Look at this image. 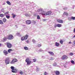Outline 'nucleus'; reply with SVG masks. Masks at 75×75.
<instances>
[{
  "mask_svg": "<svg viewBox=\"0 0 75 75\" xmlns=\"http://www.w3.org/2000/svg\"><path fill=\"white\" fill-rule=\"evenodd\" d=\"M25 61L26 62H27V65H30L32 63L31 61H30V59L28 58L25 60Z\"/></svg>",
  "mask_w": 75,
  "mask_h": 75,
  "instance_id": "obj_1",
  "label": "nucleus"
},
{
  "mask_svg": "<svg viewBox=\"0 0 75 75\" xmlns=\"http://www.w3.org/2000/svg\"><path fill=\"white\" fill-rule=\"evenodd\" d=\"M28 37V35H26L25 36H23L21 37V41H24V40H27Z\"/></svg>",
  "mask_w": 75,
  "mask_h": 75,
  "instance_id": "obj_2",
  "label": "nucleus"
},
{
  "mask_svg": "<svg viewBox=\"0 0 75 75\" xmlns=\"http://www.w3.org/2000/svg\"><path fill=\"white\" fill-rule=\"evenodd\" d=\"M14 37L12 35H8L7 36V39L8 40H11L12 39H13Z\"/></svg>",
  "mask_w": 75,
  "mask_h": 75,
  "instance_id": "obj_3",
  "label": "nucleus"
},
{
  "mask_svg": "<svg viewBox=\"0 0 75 75\" xmlns=\"http://www.w3.org/2000/svg\"><path fill=\"white\" fill-rule=\"evenodd\" d=\"M5 62L6 64H10V58L9 57H6L5 59Z\"/></svg>",
  "mask_w": 75,
  "mask_h": 75,
  "instance_id": "obj_4",
  "label": "nucleus"
},
{
  "mask_svg": "<svg viewBox=\"0 0 75 75\" xmlns=\"http://www.w3.org/2000/svg\"><path fill=\"white\" fill-rule=\"evenodd\" d=\"M68 56L65 55H63L61 57V59L62 60H66L67 59H68Z\"/></svg>",
  "mask_w": 75,
  "mask_h": 75,
  "instance_id": "obj_5",
  "label": "nucleus"
},
{
  "mask_svg": "<svg viewBox=\"0 0 75 75\" xmlns=\"http://www.w3.org/2000/svg\"><path fill=\"white\" fill-rule=\"evenodd\" d=\"M16 62H17V60L16 58H14L11 62V64H14V63Z\"/></svg>",
  "mask_w": 75,
  "mask_h": 75,
  "instance_id": "obj_6",
  "label": "nucleus"
},
{
  "mask_svg": "<svg viewBox=\"0 0 75 75\" xmlns=\"http://www.w3.org/2000/svg\"><path fill=\"white\" fill-rule=\"evenodd\" d=\"M26 24L28 25L31 24V21L30 20H27L26 21Z\"/></svg>",
  "mask_w": 75,
  "mask_h": 75,
  "instance_id": "obj_7",
  "label": "nucleus"
},
{
  "mask_svg": "<svg viewBox=\"0 0 75 75\" xmlns=\"http://www.w3.org/2000/svg\"><path fill=\"white\" fill-rule=\"evenodd\" d=\"M6 44L8 48H11V44H10V43L7 42L6 43Z\"/></svg>",
  "mask_w": 75,
  "mask_h": 75,
  "instance_id": "obj_8",
  "label": "nucleus"
},
{
  "mask_svg": "<svg viewBox=\"0 0 75 75\" xmlns=\"http://www.w3.org/2000/svg\"><path fill=\"white\" fill-rule=\"evenodd\" d=\"M57 23H63V20H62L57 19Z\"/></svg>",
  "mask_w": 75,
  "mask_h": 75,
  "instance_id": "obj_9",
  "label": "nucleus"
},
{
  "mask_svg": "<svg viewBox=\"0 0 75 75\" xmlns=\"http://www.w3.org/2000/svg\"><path fill=\"white\" fill-rule=\"evenodd\" d=\"M4 54L5 55H7L8 54V52L6 50H4L3 51Z\"/></svg>",
  "mask_w": 75,
  "mask_h": 75,
  "instance_id": "obj_10",
  "label": "nucleus"
},
{
  "mask_svg": "<svg viewBox=\"0 0 75 75\" xmlns=\"http://www.w3.org/2000/svg\"><path fill=\"white\" fill-rule=\"evenodd\" d=\"M11 72L13 73H17V69H15L13 70H12Z\"/></svg>",
  "mask_w": 75,
  "mask_h": 75,
  "instance_id": "obj_11",
  "label": "nucleus"
},
{
  "mask_svg": "<svg viewBox=\"0 0 75 75\" xmlns=\"http://www.w3.org/2000/svg\"><path fill=\"white\" fill-rule=\"evenodd\" d=\"M51 13H52V12L51 11L47 12L46 13V15H51Z\"/></svg>",
  "mask_w": 75,
  "mask_h": 75,
  "instance_id": "obj_12",
  "label": "nucleus"
},
{
  "mask_svg": "<svg viewBox=\"0 0 75 75\" xmlns=\"http://www.w3.org/2000/svg\"><path fill=\"white\" fill-rule=\"evenodd\" d=\"M55 74L56 75H59L60 73H59V71H55Z\"/></svg>",
  "mask_w": 75,
  "mask_h": 75,
  "instance_id": "obj_13",
  "label": "nucleus"
},
{
  "mask_svg": "<svg viewBox=\"0 0 75 75\" xmlns=\"http://www.w3.org/2000/svg\"><path fill=\"white\" fill-rule=\"evenodd\" d=\"M48 53L52 55H54V54L52 52H49Z\"/></svg>",
  "mask_w": 75,
  "mask_h": 75,
  "instance_id": "obj_14",
  "label": "nucleus"
},
{
  "mask_svg": "<svg viewBox=\"0 0 75 75\" xmlns=\"http://www.w3.org/2000/svg\"><path fill=\"white\" fill-rule=\"evenodd\" d=\"M55 45L56 46L59 47V44L57 42H56L55 43Z\"/></svg>",
  "mask_w": 75,
  "mask_h": 75,
  "instance_id": "obj_15",
  "label": "nucleus"
},
{
  "mask_svg": "<svg viewBox=\"0 0 75 75\" xmlns=\"http://www.w3.org/2000/svg\"><path fill=\"white\" fill-rule=\"evenodd\" d=\"M11 15L12 16L13 18H15V17H16L17 16L16 15L14 14L13 13H12L11 14Z\"/></svg>",
  "mask_w": 75,
  "mask_h": 75,
  "instance_id": "obj_16",
  "label": "nucleus"
},
{
  "mask_svg": "<svg viewBox=\"0 0 75 75\" xmlns=\"http://www.w3.org/2000/svg\"><path fill=\"white\" fill-rule=\"evenodd\" d=\"M42 14L43 15H45V16H46V15H47V13H46V12L45 11H43L42 12Z\"/></svg>",
  "mask_w": 75,
  "mask_h": 75,
  "instance_id": "obj_17",
  "label": "nucleus"
},
{
  "mask_svg": "<svg viewBox=\"0 0 75 75\" xmlns=\"http://www.w3.org/2000/svg\"><path fill=\"white\" fill-rule=\"evenodd\" d=\"M6 21H7V20H6V19L5 18H4L3 19V21L4 23H5V22H6Z\"/></svg>",
  "mask_w": 75,
  "mask_h": 75,
  "instance_id": "obj_18",
  "label": "nucleus"
},
{
  "mask_svg": "<svg viewBox=\"0 0 75 75\" xmlns=\"http://www.w3.org/2000/svg\"><path fill=\"white\" fill-rule=\"evenodd\" d=\"M6 2L8 5H9V6L11 5V3L8 1H7Z\"/></svg>",
  "mask_w": 75,
  "mask_h": 75,
  "instance_id": "obj_19",
  "label": "nucleus"
},
{
  "mask_svg": "<svg viewBox=\"0 0 75 75\" xmlns=\"http://www.w3.org/2000/svg\"><path fill=\"white\" fill-rule=\"evenodd\" d=\"M24 49L25 50H28V48L26 46L24 47Z\"/></svg>",
  "mask_w": 75,
  "mask_h": 75,
  "instance_id": "obj_20",
  "label": "nucleus"
},
{
  "mask_svg": "<svg viewBox=\"0 0 75 75\" xmlns=\"http://www.w3.org/2000/svg\"><path fill=\"white\" fill-rule=\"evenodd\" d=\"M63 14L64 15H66V16H68V13L67 12H64Z\"/></svg>",
  "mask_w": 75,
  "mask_h": 75,
  "instance_id": "obj_21",
  "label": "nucleus"
},
{
  "mask_svg": "<svg viewBox=\"0 0 75 75\" xmlns=\"http://www.w3.org/2000/svg\"><path fill=\"white\" fill-rule=\"evenodd\" d=\"M62 25L61 24H57V27H61V26Z\"/></svg>",
  "mask_w": 75,
  "mask_h": 75,
  "instance_id": "obj_22",
  "label": "nucleus"
},
{
  "mask_svg": "<svg viewBox=\"0 0 75 75\" xmlns=\"http://www.w3.org/2000/svg\"><path fill=\"white\" fill-rule=\"evenodd\" d=\"M13 50L12 49H10L8 50V51L9 53H10L11 52V51H12Z\"/></svg>",
  "mask_w": 75,
  "mask_h": 75,
  "instance_id": "obj_23",
  "label": "nucleus"
},
{
  "mask_svg": "<svg viewBox=\"0 0 75 75\" xmlns=\"http://www.w3.org/2000/svg\"><path fill=\"white\" fill-rule=\"evenodd\" d=\"M6 40H7V37H4V38L3 39V40L4 41H5Z\"/></svg>",
  "mask_w": 75,
  "mask_h": 75,
  "instance_id": "obj_24",
  "label": "nucleus"
},
{
  "mask_svg": "<svg viewBox=\"0 0 75 75\" xmlns=\"http://www.w3.org/2000/svg\"><path fill=\"white\" fill-rule=\"evenodd\" d=\"M6 17L8 19H9V18H10V16L9 15H6Z\"/></svg>",
  "mask_w": 75,
  "mask_h": 75,
  "instance_id": "obj_25",
  "label": "nucleus"
},
{
  "mask_svg": "<svg viewBox=\"0 0 75 75\" xmlns=\"http://www.w3.org/2000/svg\"><path fill=\"white\" fill-rule=\"evenodd\" d=\"M71 20H75V17L72 16L71 18Z\"/></svg>",
  "mask_w": 75,
  "mask_h": 75,
  "instance_id": "obj_26",
  "label": "nucleus"
},
{
  "mask_svg": "<svg viewBox=\"0 0 75 75\" xmlns=\"http://www.w3.org/2000/svg\"><path fill=\"white\" fill-rule=\"evenodd\" d=\"M25 16H27V17H28L29 16H30V14L26 13L25 14Z\"/></svg>",
  "mask_w": 75,
  "mask_h": 75,
  "instance_id": "obj_27",
  "label": "nucleus"
},
{
  "mask_svg": "<svg viewBox=\"0 0 75 75\" xmlns=\"http://www.w3.org/2000/svg\"><path fill=\"white\" fill-rule=\"evenodd\" d=\"M63 41L62 40H60L59 41V42L61 44H63Z\"/></svg>",
  "mask_w": 75,
  "mask_h": 75,
  "instance_id": "obj_28",
  "label": "nucleus"
},
{
  "mask_svg": "<svg viewBox=\"0 0 75 75\" xmlns=\"http://www.w3.org/2000/svg\"><path fill=\"white\" fill-rule=\"evenodd\" d=\"M4 24V23H3V21L1 20H0V24Z\"/></svg>",
  "mask_w": 75,
  "mask_h": 75,
  "instance_id": "obj_29",
  "label": "nucleus"
},
{
  "mask_svg": "<svg viewBox=\"0 0 75 75\" xmlns=\"http://www.w3.org/2000/svg\"><path fill=\"white\" fill-rule=\"evenodd\" d=\"M11 69L12 70V71H13V70L14 69V67L13 66H11Z\"/></svg>",
  "mask_w": 75,
  "mask_h": 75,
  "instance_id": "obj_30",
  "label": "nucleus"
},
{
  "mask_svg": "<svg viewBox=\"0 0 75 75\" xmlns=\"http://www.w3.org/2000/svg\"><path fill=\"white\" fill-rule=\"evenodd\" d=\"M71 63L72 64H75V62L73 60H72L71 61Z\"/></svg>",
  "mask_w": 75,
  "mask_h": 75,
  "instance_id": "obj_31",
  "label": "nucleus"
},
{
  "mask_svg": "<svg viewBox=\"0 0 75 75\" xmlns=\"http://www.w3.org/2000/svg\"><path fill=\"white\" fill-rule=\"evenodd\" d=\"M0 17H4V15L3 14H1L0 15Z\"/></svg>",
  "mask_w": 75,
  "mask_h": 75,
  "instance_id": "obj_32",
  "label": "nucleus"
},
{
  "mask_svg": "<svg viewBox=\"0 0 75 75\" xmlns=\"http://www.w3.org/2000/svg\"><path fill=\"white\" fill-rule=\"evenodd\" d=\"M37 19H40V17L39 15L37 16Z\"/></svg>",
  "mask_w": 75,
  "mask_h": 75,
  "instance_id": "obj_33",
  "label": "nucleus"
},
{
  "mask_svg": "<svg viewBox=\"0 0 75 75\" xmlns=\"http://www.w3.org/2000/svg\"><path fill=\"white\" fill-rule=\"evenodd\" d=\"M33 62H36V59H33Z\"/></svg>",
  "mask_w": 75,
  "mask_h": 75,
  "instance_id": "obj_34",
  "label": "nucleus"
},
{
  "mask_svg": "<svg viewBox=\"0 0 75 75\" xmlns=\"http://www.w3.org/2000/svg\"><path fill=\"white\" fill-rule=\"evenodd\" d=\"M7 14H8V12H6L5 13V16L7 15Z\"/></svg>",
  "mask_w": 75,
  "mask_h": 75,
  "instance_id": "obj_35",
  "label": "nucleus"
},
{
  "mask_svg": "<svg viewBox=\"0 0 75 75\" xmlns=\"http://www.w3.org/2000/svg\"><path fill=\"white\" fill-rule=\"evenodd\" d=\"M36 23V22H35V21H32V23H33V24H35Z\"/></svg>",
  "mask_w": 75,
  "mask_h": 75,
  "instance_id": "obj_36",
  "label": "nucleus"
},
{
  "mask_svg": "<svg viewBox=\"0 0 75 75\" xmlns=\"http://www.w3.org/2000/svg\"><path fill=\"white\" fill-rule=\"evenodd\" d=\"M32 42H33L34 43V42H36L35 40L34 39H33L32 40Z\"/></svg>",
  "mask_w": 75,
  "mask_h": 75,
  "instance_id": "obj_37",
  "label": "nucleus"
},
{
  "mask_svg": "<svg viewBox=\"0 0 75 75\" xmlns=\"http://www.w3.org/2000/svg\"><path fill=\"white\" fill-rule=\"evenodd\" d=\"M69 55H71V56H72L74 55V53H71L69 54Z\"/></svg>",
  "mask_w": 75,
  "mask_h": 75,
  "instance_id": "obj_38",
  "label": "nucleus"
},
{
  "mask_svg": "<svg viewBox=\"0 0 75 75\" xmlns=\"http://www.w3.org/2000/svg\"><path fill=\"white\" fill-rule=\"evenodd\" d=\"M41 44H39L38 45V47H41Z\"/></svg>",
  "mask_w": 75,
  "mask_h": 75,
  "instance_id": "obj_39",
  "label": "nucleus"
},
{
  "mask_svg": "<svg viewBox=\"0 0 75 75\" xmlns=\"http://www.w3.org/2000/svg\"><path fill=\"white\" fill-rule=\"evenodd\" d=\"M54 59L52 57H51L50 58V60L51 61H53V60H54Z\"/></svg>",
  "mask_w": 75,
  "mask_h": 75,
  "instance_id": "obj_40",
  "label": "nucleus"
},
{
  "mask_svg": "<svg viewBox=\"0 0 75 75\" xmlns=\"http://www.w3.org/2000/svg\"><path fill=\"white\" fill-rule=\"evenodd\" d=\"M20 74H21V75H23V71H20Z\"/></svg>",
  "mask_w": 75,
  "mask_h": 75,
  "instance_id": "obj_41",
  "label": "nucleus"
},
{
  "mask_svg": "<svg viewBox=\"0 0 75 75\" xmlns=\"http://www.w3.org/2000/svg\"><path fill=\"white\" fill-rule=\"evenodd\" d=\"M27 44H28V43H29V40H27L26 42Z\"/></svg>",
  "mask_w": 75,
  "mask_h": 75,
  "instance_id": "obj_42",
  "label": "nucleus"
},
{
  "mask_svg": "<svg viewBox=\"0 0 75 75\" xmlns=\"http://www.w3.org/2000/svg\"><path fill=\"white\" fill-rule=\"evenodd\" d=\"M57 27H58V24L54 25V27L56 28Z\"/></svg>",
  "mask_w": 75,
  "mask_h": 75,
  "instance_id": "obj_43",
  "label": "nucleus"
},
{
  "mask_svg": "<svg viewBox=\"0 0 75 75\" xmlns=\"http://www.w3.org/2000/svg\"><path fill=\"white\" fill-rule=\"evenodd\" d=\"M63 10H67V7L64 8H63Z\"/></svg>",
  "mask_w": 75,
  "mask_h": 75,
  "instance_id": "obj_44",
  "label": "nucleus"
},
{
  "mask_svg": "<svg viewBox=\"0 0 75 75\" xmlns=\"http://www.w3.org/2000/svg\"><path fill=\"white\" fill-rule=\"evenodd\" d=\"M44 75H47V72H46V71L44 73Z\"/></svg>",
  "mask_w": 75,
  "mask_h": 75,
  "instance_id": "obj_45",
  "label": "nucleus"
},
{
  "mask_svg": "<svg viewBox=\"0 0 75 75\" xmlns=\"http://www.w3.org/2000/svg\"><path fill=\"white\" fill-rule=\"evenodd\" d=\"M17 35H20V33H17Z\"/></svg>",
  "mask_w": 75,
  "mask_h": 75,
  "instance_id": "obj_46",
  "label": "nucleus"
},
{
  "mask_svg": "<svg viewBox=\"0 0 75 75\" xmlns=\"http://www.w3.org/2000/svg\"><path fill=\"white\" fill-rule=\"evenodd\" d=\"M39 11H42V9H39Z\"/></svg>",
  "mask_w": 75,
  "mask_h": 75,
  "instance_id": "obj_47",
  "label": "nucleus"
},
{
  "mask_svg": "<svg viewBox=\"0 0 75 75\" xmlns=\"http://www.w3.org/2000/svg\"><path fill=\"white\" fill-rule=\"evenodd\" d=\"M74 32V33H75V28L74 29V30H73Z\"/></svg>",
  "mask_w": 75,
  "mask_h": 75,
  "instance_id": "obj_48",
  "label": "nucleus"
},
{
  "mask_svg": "<svg viewBox=\"0 0 75 75\" xmlns=\"http://www.w3.org/2000/svg\"><path fill=\"white\" fill-rule=\"evenodd\" d=\"M69 44H71V42H69Z\"/></svg>",
  "mask_w": 75,
  "mask_h": 75,
  "instance_id": "obj_49",
  "label": "nucleus"
},
{
  "mask_svg": "<svg viewBox=\"0 0 75 75\" xmlns=\"http://www.w3.org/2000/svg\"><path fill=\"white\" fill-rule=\"evenodd\" d=\"M1 44L0 43V47H1Z\"/></svg>",
  "mask_w": 75,
  "mask_h": 75,
  "instance_id": "obj_50",
  "label": "nucleus"
},
{
  "mask_svg": "<svg viewBox=\"0 0 75 75\" xmlns=\"http://www.w3.org/2000/svg\"><path fill=\"white\" fill-rule=\"evenodd\" d=\"M34 16H36V15L35 14V15H34Z\"/></svg>",
  "mask_w": 75,
  "mask_h": 75,
  "instance_id": "obj_51",
  "label": "nucleus"
},
{
  "mask_svg": "<svg viewBox=\"0 0 75 75\" xmlns=\"http://www.w3.org/2000/svg\"><path fill=\"white\" fill-rule=\"evenodd\" d=\"M74 44H75V41H74Z\"/></svg>",
  "mask_w": 75,
  "mask_h": 75,
  "instance_id": "obj_52",
  "label": "nucleus"
},
{
  "mask_svg": "<svg viewBox=\"0 0 75 75\" xmlns=\"http://www.w3.org/2000/svg\"><path fill=\"white\" fill-rule=\"evenodd\" d=\"M53 65H54V64H53Z\"/></svg>",
  "mask_w": 75,
  "mask_h": 75,
  "instance_id": "obj_53",
  "label": "nucleus"
}]
</instances>
